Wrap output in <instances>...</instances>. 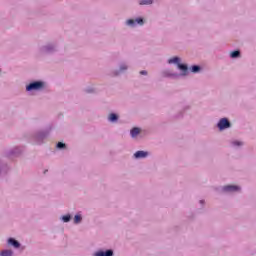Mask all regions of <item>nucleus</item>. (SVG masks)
<instances>
[{
    "mask_svg": "<svg viewBox=\"0 0 256 256\" xmlns=\"http://www.w3.org/2000/svg\"><path fill=\"white\" fill-rule=\"evenodd\" d=\"M22 151H23V149H21V148H19V147H15V148L10 149V150L6 153V155H7V157H13V156H15V155H21Z\"/></svg>",
    "mask_w": 256,
    "mask_h": 256,
    "instance_id": "obj_9",
    "label": "nucleus"
},
{
    "mask_svg": "<svg viewBox=\"0 0 256 256\" xmlns=\"http://www.w3.org/2000/svg\"><path fill=\"white\" fill-rule=\"evenodd\" d=\"M57 149H65V143L63 142H58L56 145Z\"/></svg>",
    "mask_w": 256,
    "mask_h": 256,
    "instance_id": "obj_22",
    "label": "nucleus"
},
{
    "mask_svg": "<svg viewBox=\"0 0 256 256\" xmlns=\"http://www.w3.org/2000/svg\"><path fill=\"white\" fill-rule=\"evenodd\" d=\"M47 137H49V130L40 131L34 134L33 141L36 145H42L43 140L47 139Z\"/></svg>",
    "mask_w": 256,
    "mask_h": 256,
    "instance_id": "obj_4",
    "label": "nucleus"
},
{
    "mask_svg": "<svg viewBox=\"0 0 256 256\" xmlns=\"http://www.w3.org/2000/svg\"><path fill=\"white\" fill-rule=\"evenodd\" d=\"M222 191L225 193H236L237 191H241V187L237 185H227L222 188Z\"/></svg>",
    "mask_w": 256,
    "mask_h": 256,
    "instance_id": "obj_7",
    "label": "nucleus"
},
{
    "mask_svg": "<svg viewBox=\"0 0 256 256\" xmlns=\"http://www.w3.org/2000/svg\"><path fill=\"white\" fill-rule=\"evenodd\" d=\"M46 87L47 83H45V81H34L26 86V91L29 93L31 91H43Z\"/></svg>",
    "mask_w": 256,
    "mask_h": 256,
    "instance_id": "obj_2",
    "label": "nucleus"
},
{
    "mask_svg": "<svg viewBox=\"0 0 256 256\" xmlns=\"http://www.w3.org/2000/svg\"><path fill=\"white\" fill-rule=\"evenodd\" d=\"M219 131H225V129L231 128V122L227 118H222L217 123Z\"/></svg>",
    "mask_w": 256,
    "mask_h": 256,
    "instance_id": "obj_5",
    "label": "nucleus"
},
{
    "mask_svg": "<svg viewBox=\"0 0 256 256\" xmlns=\"http://www.w3.org/2000/svg\"><path fill=\"white\" fill-rule=\"evenodd\" d=\"M108 121H110V123H117V121H119V115H117L115 113H111L108 116Z\"/></svg>",
    "mask_w": 256,
    "mask_h": 256,
    "instance_id": "obj_14",
    "label": "nucleus"
},
{
    "mask_svg": "<svg viewBox=\"0 0 256 256\" xmlns=\"http://www.w3.org/2000/svg\"><path fill=\"white\" fill-rule=\"evenodd\" d=\"M139 133H141V128L134 127L130 130V137H132V139H136Z\"/></svg>",
    "mask_w": 256,
    "mask_h": 256,
    "instance_id": "obj_13",
    "label": "nucleus"
},
{
    "mask_svg": "<svg viewBox=\"0 0 256 256\" xmlns=\"http://www.w3.org/2000/svg\"><path fill=\"white\" fill-rule=\"evenodd\" d=\"M57 51V44L56 43H48L42 47H40L39 52L42 55H51L53 53H56Z\"/></svg>",
    "mask_w": 256,
    "mask_h": 256,
    "instance_id": "obj_3",
    "label": "nucleus"
},
{
    "mask_svg": "<svg viewBox=\"0 0 256 256\" xmlns=\"http://www.w3.org/2000/svg\"><path fill=\"white\" fill-rule=\"evenodd\" d=\"M139 5H153V0H139Z\"/></svg>",
    "mask_w": 256,
    "mask_h": 256,
    "instance_id": "obj_21",
    "label": "nucleus"
},
{
    "mask_svg": "<svg viewBox=\"0 0 256 256\" xmlns=\"http://www.w3.org/2000/svg\"><path fill=\"white\" fill-rule=\"evenodd\" d=\"M83 221V216H81V214H76L74 216V224L75 225H79V223H81Z\"/></svg>",
    "mask_w": 256,
    "mask_h": 256,
    "instance_id": "obj_16",
    "label": "nucleus"
},
{
    "mask_svg": "<svg viewBox=\"0 0 256 256\" xmlns=\"http://www.w3.org/2000/svg\"><path fill=\"white\" fill-rule=\"evenodd\" d=\"M230 57L231 59H237L238 57H241V52L239 50H235L231 52Z\"/></svg>",
    "mask_w": 256,
    "mask_h": 256,
    "instance_id": "obj_18",
    "label": "nucleus"
},
{
    "mask_svg": "<svg viewBox=\"0 0 256 256\" xmlns=\"http://www.w3.org/2000/svg\"><path fill=\"white\" fill-rule=\"evenodd\" d=\"M140 75H147V70L140 71Z\"/></svg>",
    "mask_w": 256,
    "mask_h": 256,
    "instance_id": "obj_23",
    "label": "nucleus"
},
{
    "mask_svg": "<svg viewBox=\"0 0 256 256\" xmlns=\"http://www.w3.org/2000/svg\"><path fill=\"white\" fill-rule=\"evenodd\" d=\"M87 93H93V90L88 89V90H87Z\"/></svg>",
    "mask_w": 256,
    "mask_h": 256,
    "instance_id": "obj_24",
    "label": "nucleus"
},
{
    "mask_svg": "<svg viewBox=\"0 0 256 256\" xmlns=\"http://www.w3.org/2000/svg\"><path fill=\"white\" fill-rule=\"evenodd\" d=\"M231 147L234 149H239V147H243V142L239 140H234L231 142Z\"/></svg>",
    "mask_w": 256,
    "mask_h": 256,
    "instance_id": "obj_15",
    "label": "nucleus"
},
{
    "mask_svg": "<svg viewBox=\"0 0 256 256\" xmlns=\"http://www.w3.org/2000/svg\"><path fill=\"white\" fill-rule=\"evenodd\" d=\"M145 22L143 21V18H136L135 20L133 19H128L126 21V25L128 27H137V25H143Z\"/></svg>",
    "mask_w": 256,
    "mask_h": 256,
    "instance_id": "obj_6",
    "label": "nucleus"
},
{
    "mask_svg": "<svg viewBox=\"0 0 256 256\" xmlns=\"http://www.w3.org/2000/svg\"><path fill=\"white\" fill-rule=\"evenodd\" d=\"M0 256H13V250L5 249L0 252Z\"/></svg>",
    "mask_w": 256,
    "mask_h": 256,
    "instance_id": "obj_17",
    "label": "nucleus"
},
{
    "mask_svg": "<svg viewBox=\"0 0 256 256\" xmlns=\"http://www.w3.org/2000/svg\"><path fill=\"white\" fill-rule=\"evenodd\" d=\"M135 159H146V157H149V152L139 150L134 153Z\"/></svg>",
    "mask_w": 256,
    "mask_h": 256,
    "instance_id": "obj_10",
    "label": "nucleus"
},
{
    "mask_svg": "<svg viewBox=\"0 0 256 256\" xmlns=\"http://www.w3.org/2000/svg\"><path fill=\"white\" fill-rule=\"evenodd\" d=\"M60 219L63 223H69V221H71V214L63 215Z\"/></svg>",
    "mask_w": 256,
    "mask_h": 256,
    "instance_id": "obj_19",
    "label": "nucleus"
},
{
    "mask_svg": "<svg viewBox=\"0 0 256 256\" xmlns=\"http://www.w3.org/2000/svg\"><path fill=\"white\" fill-rule=\"evenodd\" d=\"M200 203H201V205H203V203H205V201L204 200H200Z\"/></svg>",
    "mask_w": 256,
    "mask_h": 256,
    "instance_id": "obj_25",
    "label": "nucleus"
},
{
    "mask_svg": "<svg viewBox=\"0 0 256 256\" xmlns=\"http://www.w3.org/2000/svg\"><path fill=\"white\" fill-rule=\"evenodd\" d=\"M115 255V252L113 249H107L106 251L99 250L96 251L92 256H113Z\"/></svg>",
    "mask_w": 256,
    "mask_h": 256,
    "instance_id": "obj_8",
    "label": "nucleus"
},
{
    "mask_svg": "<svg viewBox=\"0 0 256 256\" xmlns=\"http://www.w3.org/2000/svg\"><path fill=\"white\" fill-rule=\"evenodd\" d=\"M190 71L192 73H199V71H201V66L199 65H193L191 68H190Z\"/></svg>",
    "mask_w": 256,
    "mask_h": 256,
    "instance_id": "obj_20",
    "label": "nucleus"
},
{
    "mask_svg": "<svg viewBox=\"0 0 256 256\" xmlns=\"http://www.w3.org/2000/svg\"><path fill=\"white\" fill-rule=\"evenodd\" d=\"M129 69V66L126 63H121L119 66V70L114 72V75H121L124 71H127Z\"/></svg>",
    "mask_w": 256,
    "mask_h": 256,
    "instance_id": "obj_11",
    "label": "nucleus"
},
{
    "mask_svg": "<svg viewBox=\"0 0 256 256\" xmlns=\"http://www.w3.org/2000/svg\"><path fill=\"white\" fill-rule=\"evenodd\" d=\"M8 245H11L14 249H19V247H21V243H19L15 238H9Z\"/></svg>",
    "mask_w": 256,
    "mask_h": 256,
    "instance_id": "obj_12",
    "label": "nucleus"
},
{
    "mask_svg": "<svg viewBox=\"0 0 256 256\" xmlns=\"http://www.w3.org/2000/svg\"><path fill=\"white\" fill-rule=\"evenodd\" d=\"M168 65H177L178 69L181 71L180 74L178 73H171L169 71H164V77H172L173 79H179V77H187L189 75V66L187 64H181V58L175 56L173 58L168 59Z\"/></svg>",
    "mask_w": 256,
    "mask_h": 256,
    "instance_id": "obj_1",
    "label": "nucleus"
},
{
    "mask_svg": "<svg viewBox=\"0 0 256 256\" xmlns=\"http://www.w3.org/2000/svg\"><path fill=\"white\" fill-rule=\"evenodd\" d=\"M0 173H1V168H0Z\"/></svg>",
    "mask_w": 256,
    "mask_h": 256,
    "instance_id": "obj_26",
    "label": "nucleus"
}]
</instances>
